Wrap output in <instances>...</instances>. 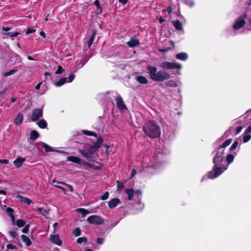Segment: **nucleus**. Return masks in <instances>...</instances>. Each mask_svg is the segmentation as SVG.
<instances>
[{
    "label": "nucleus",
    "mask_w": 251,
    "mask_h": 251,
    "mask_svg": "<svg viewBox=\"0 0 251 251\" xmlns=\"http://www.w3.org/2000/svg\"><path fill=\"white\" fill-rule=\"evenodd\" d=\"M231 142V139L226 140L213 152V163L214 166L212 171L208 173L207 177L209 178L213 179L219 176L227 169L229 165L233 161L235 156L237 155L236 152H234V154H227L226 161L224 160L225 149L229 146Z\"/></svg>",
    "instance_id": "1"
},
{
    "label": "nucleus",
    "mask_w": 251,
    "mask_h": 251,
    "mask_svg": "<svg viewBox=\"0 0 251 251\" xmlns=\"http://www.w3.org/2000/svg\"><path fill=\"white\" fill-rule=\"evenodd\" d=\"M103 139L101 137L97 138V141L92 145H85L84 149H80L78 152L88 160L93 158V155L99 149L103 143Z\"/></svg>",
    "instance_id": "2"
},
{
    "label": "nucleus",
    "mask_w": 251,
    "mask_h": 251,
    "mask_svg": "<svg viewBox=\"0 0 251 251\" xmlns=\"http://www.w3.org/2000/svg\"><path fill=\"white\" fill-rule=\"evenodd\" d=\"M147 70L148 71L151 79L153 81H163L169 79L171 77L170 75L167 71L164 69L157 71V68L154 66L149 65L147 67Z\"/></svg>",
    "instance_id": "3"
},
{
    "label": "nucleus",
    "mask_w": 251,
    "mask_h": 251,
    "mask_svg": "<svg viewBox=\"0 0 251 251\" xmlns=\"http://www.w3.org/2000/svg\"><path fill=\"white\" fill-rule=\"evenodd\" d=\"M145 133L151 138H157L161 134V128L153 121H148L143 126Z\"/></svg>",
    "instance_id": "4"
},
{
    "label": "nucleus",
    "mask_w": 251,
    "mask_h": 251,
    "mask_svg": "<svg viewBox=\"0 0 251 251\" xmlns=\"http://www.w3.org/2000/svg\"><path fill=\"white\" fill-rule=\"evenodd\" d=\"M247 18L246 14L243 13L235 20L232 25L234 30H238L242 28L246 24V19Z\"/></svg>",
    "instance_id": "5"
},
{
    "label": "nucleus",
    "mask_w": 251,
    "mask_h": 251,
    "mask_svg": "<svg viewBox=\"0 0 251 251\" xmlns=\"http://www.w3.org/2000/svg\"><path fill=\"white\" fill-rule=\"evenodd\" d=\"M160 67L164 69L171 70L175 69H181V65L175 62L164 61L160 63Z\"/></svg>",
    "instance_id": "6"
},
{
    "label": "nucleus",
    "mask_w": 251,
    "mask_h": 251,
    "mask_svg": "<svg viewBox=\"0 0 251 251\" xmlns=\"http://www.w3.org/2000/svg\"><path fill=\"white\" fill-rule=\"evenodd\" d=\"M87 222L92 224L100 225L103 223V220L98 215H92L87 218Z\"/></svg>",
    "instance_id": "7"
},
{
    "label": "nucleus",
    "mask_w": 251,
    "mask_h": 251,
    "mask_svg": "<svg viewBox=\"0 0 251 251\" xmlns=\"http://www.w3.org/2000/svg\"><path fill=\"white\" fill-rule=\"evenodd\" d=\"M43 116V110L40 108L33 109L31 117V120L33 122L37 121Z\"/></svg>",
    "instance_id": "8"
},
{
    "label": "nucleus",
    "mask_w": 251,
    "mask_h": 251,
    "mask_svg": "<svg viewBox=\"0 0 251 251\" xmlns=\"http://www.w3.org/2000/svg\"><path fill=\"white\" fill-rule=\"evenodd\" d=\"M50 240L51 243L58 246H61L62 244V240L57 234H51L50 237Z\"/></svg>",
    "instance_id": "9"
},
{
    "label": "nucleus",
    "mask_w": 251,
    "mask_h": 251,
    "mask_svg": "<svg viewBox=\"0 0 251 251\" xmlns=\"http://www.w3.org/2000/svg\"><path fill=\"white\" fill-rule=\"evenodd\" d=\"M142 172L147 174H153L155 173V169L159 168L157 165L144 166Z\"/></svg>",
    "instance_id": "10"
},
{
    "label": "nucleus",
    "mask_w": 251,
    "mask_h": 251,
    "mask_svg": "<svg viewBox=\"0 0 251 251\" xmlns=\"http://www.w3.org/2000/svg\"><path fill=\"white\" fill-rule=\"evenodd\" d=\"M116 104L118 108L121 110L126 109V107L124 103V101L122 97L118 96L116 98Z\"/></svg>",
    "instance_id": "11"
},
{
    "label": "nucleus",
    "mask_w": 251,
    "mask_h": 251,
    "mask_svg": "<svg viewBox=\"0 0 251 251\" xmlns=\"http://www.w3.org/2000/svg\"><path fill=\"white\" fill-rule=\"evenodd\" d=\"M251 132V126H250L248 127L244 135L242 136V139L244 143H246L250 140L251 136L250 135V133Z\"/></svg>",
    "instance_id": "12"
},
{
    "label": "nucleus",
    "mask_w": 251,
    "mask_h": 251,
    "mask_svg": "<svg viewBox=\"0 0 251 251\" xmlns=\"http://www.w3.org/2000/svg\"><path fill=\"white\" fill-rule=\"evenodd\" d=\"M120 203V200L118 198H114L108 202V206L109 208L112 209L115 208L117 205Z\"/></svg>",
    "instance_id": "13"
},
{
    "label": "nucleus",
    "mask_w": 251,
    "mask_h": 251,
    "mask_svg": "<svg viewBox=\"0 0 251 251\" xmlns=\"http://www.w3.org/2000/svg\"><path fill=\"white\" fill-rule=\"evenodd\" d=\"M140 44V42L136 38H132L129 41L127 42V45L130 48H134Z\"/></svg>",
    "instance_id": "14"
},
{
    "label": "nucleus",
    "mask_w": 251,
    "mask_h": 251,
    "mask_svg": "<svg viewBox=\"0 0 251 251\" xmlns=\"http://www.w3.org/2000/svg\"><path fill=\"white\" fill-rule=\"evenodd\" d=\"M25 161V158L19 156L14 161L13 164L17 168H19L22 166Z\"/></svg>",
    "instance_id": "15"
},
{
    "label": "nucleus",
    "mask_w": 251,
    "mask_h": 251,
    "mask_svg": "<svg viewBox=\"0 0 251 251\" xmlns=\"http://www.w3.org/2000/svg\"><path fill=\"white\" fill-rule=\"evenodd\" d=\"M125 192L127 195L128 200L129 201L132 200L134 195V191L133 188L125 189Z\"/></svg>",
    "instance_id": "16"
},
{
    "label": "nucleus",
    "mask_w": 251,
    "mask_h": 251,
    "mask_svg": "<svg viewBox=\"0 0 251 251\" xmlns=\"http://www.w3.org/2000/svg\"><path fill=\"white\" fill-rule=\"evenodd\" d=\"M67 160L77 164H80L81 163V160L79 158L74 156H68Z\"/></svg>",
    "instance_id": "17"
},
{
    "label": "nucleus",
    "mask_w": 251,
    "mask_h": 251,
    "mask_svg": "<svg viewBox=\"0 0 251 251\" xmlns=\"http://www.w3.org/2000/svg\"><path fill=\"white\" fill-rule=\"evenodd\" d=\"M39 144L40 145L43 146L45 148V151L47 152H51V151L60 152V151H58L57 150L52 149L51 147L49 146V145H48L47 144H46L45 143L41 142V143H39Z\"/></svg>",
    "instance_id": "18"
},
{
    "label": "nucleus",
    "mask_w": 251,
    "mask_h": 251,
    "mask_svg": "<svg viewBox=\"0 0 251 251\" xmlns=\"http://www.w3.org/2000/svg\"><path fill=\"white\" fill-rule=\"evenodd\" d=\"M176 58L181 61H185L188 58V55L185 52L178 53L176 54Z\"/></svg>",
    "instance_id": "19"
},
{
    "label": "nucleus",
    "mask_w": 251,
    "mask_h": 251,
    "mask_svg": "<svg viewBox=\"0 0 251 251\" xmlns=\"http://www.w3.org/2000/svg\"><path fill=\"white\" fill-rule=\"evenodd\" d=\"M23 121V115L22 113H19L14 120V124L19 126L20 125Z\"/></svg>",
    "instance_id": "20"
},
{
    "label": "nucleus",
    "mask_w": 251,
    "mask_h": 251,
    "mask_svg": "<svg viewBox=\"0 0 251 251\" xmlns=\"http://www.w3.org/2000/svg\"><path fill=\"white\" fill-rule=\"evenodd\" d=\"M22 241L27 246H30L32 244V242L28 237L25 235H22L21 236Z\"/></svg>",
    "instance_id": "21"
},
{
    "label": "nucleus",
    "mask_w": 251,
    "mask_h": 251,
    "mask_svg": "<svg viewBox=\"0 0 251 251\" xmlns=\"http://www.w3.org/2000/svg\"><path fill=\"white\" fill-rule=\"evenodd\" d=\"M136 80L142 84H146L148 82V80L147 78L142 75H138L136 78Z\"/></svg>",
    "instance_id": "22"
},
{
    "label": "nucleus",
    "mask_w": 251,
    "mask_h": 251,
    "mask_svg": "<svg viewBox=\"0 0 251 251\" xmlns=\"http://www.w3.org/2000/svg\"><path fill=\"white\" fill-rule=\"evenodd\" d=\"M173 25L174 27L178 30H182L183 26L182 24L178 20L173 21Z\"/></svg>",
    "instance_id": "23"
},
{
    "label": "nucleus",
    "mask_w": 251,
    "mask_h": 251,
    "mask_svg": "<svg viewBox=\"0 0 251 251\" xmlns=\"http://www.w3.org/2000/svg\"><path fill=\"white\" fill-rule=\"evenodd\" d=\"M16 197L20 198L21 201L22 202L26 203L28 205H29L32 202V201L30 200V199H28L27 198H25V197H24L23 196H20L19 195H18Z\"/></svg>",
    "instance_id": "24"
},
{
    "label": "nucleus",
    "mask_w": 251,
    "mask_h": 251,
    "mask_svg": "<svg viewBox=\"0 0 251 251\" xmlns=\"http://www.w3.org/2000/svg\"><path fill=\"white\" fill-rule=\"evenodd\" d=\"M96 34V32L95 30L93 31V33L91 36L90 38L87 42L88 48H89L92 45L94 41V38Z\"/></svg>",
    "instance_id": "25"
},
{
    "label": "nucleus",
    "mask_w": 251,
    "mask_h": 251,
    "mask_svg": "<svg viewBox=\"0 0 251 251\" xmlns=\"http://www.w3.org/2000/svg\"><path fill=\"white\" fill-rule=\"evenodd\" d=\"M54 183H61L62 184V183H64L63 182H60V181H56V180L55 179H53L51 181V184L55 187H58V188L61 189L63 191L64 193L65 194H66L67 193V191L66 190V189L63 188V187L61 186H59V185H57L56 184H54Z\"/></svg>",
    "instance_id": "26"
},
{
    "label": "nucleus",
    "mask_w": 251,
    "mask_h": 251,
    "mask_svg": "<svg viewBox=\"0 0 251 251\" xmlns=\"http://www.w3.org/2000/svg\"><path fill=\"white\" fill-rule=\"evenodd\" d=\"M67 78H61L58 81H57L54 84L56 87H60L66 82H67Z\"/></svg>",
    "instance_id": "27"
},
{
    "label": "nucleus",
    "mask_w": 251,
    "mask_h": 251,
    "mask_svg": "<svg viewBox=\"0 0 251 251\" xmlns=\"http://www.w3.org/2000/svg\"><path fill=\"white\" fill-rule=\"evenodd\" d=\"M37 124L41 128H45L47 126V123L44 119L40 120L37 122Z\"/></svg>",
    "instance_id": "28"
},
{
    "label": "nucleus",
    "mask_w": 251,
    "mask_h": 251,
    "mask_svg": "<svg viewBox=\"0 0 251 251\" xmlns=\"http://www.w3.org/2000/svg\"><path fill=\"white\" fill-rule=\"evenodd\" d=\"M166 85L171 87H176L177 86V82L173 80H169L166 82Z\"/></svg>",
    "instance_id": "29"
},
{
    "label": "nucleus",
    "mask_w": 251,
    "mask_h": 251,
    "mask_svg": "<svg viewBox=\"0 0 251 251\" xmlns=\"http://www.w3.org/2000/svg\"><path fill=\"white\" fill-rule=\"evenodd\" d=\"M39 136V134L36 130H32L30 135V139L31 140H34L37 139Z\"/></svg>",
    "instance_id": "30"
},
{
    "label": "nucleus",
    "mask_w": 251,
    "mask_h": 251,
    "mask_svg": "<svg viewBox=\"0 0 251 251\" xmlns=\"http://www.w3.org/2000/svg\"><path fill=\"white\" fill-rule=\"evenodd\" d=\"M239 144V143L238 141H235L233 142V143L232 144V145H231V146L230 148V151L231 152V154H234V151H234V150H235L236 149V148L238 147Z\"/></svg>",
    "instance_id": "31"
},
{
    "label": "nucleus",
    "mask_w": 251,
    "mask_h": 251,
    "mask_svg": "<svg viewBox=\"0 0 251 251\" xmlns=\"http://www.w3.org/2000/svg\"><path fill=\"white\" fill-rule=\"evenodd\" d=\"M94 4L97 6L98 12L97 14H100L102 11V8L100 5L99 0H95Z\"/></svg>",
    "instance_id": "32"
},
{
    "label": "nucleus",
    "mask_w": 251,
    "mask_h": 251,
    "mask_svg": "<svg viewBox=\"0 0 251 251\" xmlns=\"http://www.w3.org/2000/svg\"><path fill=\"white\" fill-rule=\"evenodd\" d=\"M76 211L77 212L80 213L83 217L89 213V211L88 210L83 208H78L76 210Z\"/></svg>",
    "instance_id": "33"
},
{
    "label": "nucleus",
    "mask_w": 251,
    "mask_h": 251,
    "mask_svg": "<svg viewBox=\"0 0 251 251\" xmlns=\"http://www.w3.org/2000/svg\"><path fill=\"white\" fill-rule=\"evenodd\" d=\"M81 132L86 135L93 136H95V137L97 136V134L95 133V132H93L91 131L87 130H82L81 131Z\"/></svg>",
    "instance_id": "34"
},
{
    "label": "nucleus",
    "mask_w": 251,
    "mask_h": 251,
    "mask_svg": "<svg viewBox=\"0 0 251 251\" xmlns=\"http://www.w3.org/2000/svg\"><path fill=\"white\" fill-rule=\"evenodd\" d=\"M25 224V222L24 220L22 219L17 220L16 222V225L19 227L24 226Z\"/></svg>",
    "instance_id": "35"
},
{
    "label": "nucleus",
    "mask_w": 251,
    "mask_h": 251,
    "mask_svg": "<svg viewBox=\"0 0 251 251\" xmlns=\"http://www.w3.org/2000/svg\"><path fill=\"white\" fill-rule=\"evenodd\" d=\"M109 93V92H107L105 93H101L98 96V99H102L104 100H106V98H107V95Z\"/></svg>",
    "instance_id": "36"
},
{
    "label": "nucleus",
    "mask_w": 251,
    "mask_h": 251,
    "mask_svg": "<svg viewBox=\"0 0 251 251\" xmlns=\"http://www.w3.org/2000/svg\"><path fill=\"white\" fill-rule=\"evenodd\" d=\"M4 35H8L11 37V39L13 40V37L17 36L18 35L20 34V33L18 32H8V33H4Z\"/></svg>",
    "instance_id": "37"
},
{
    "label": "nucleus",
    "mask_w": 251,
    "mask_h": 251,
    "mask_svg": "<svg viewBox=\"0 0 251 251\" xmlns=\"http://www.w3.org/2000/svg\"><path fill=\"white\" fill-rule=\"evenodd\" d=\"M183 2L190 7H193L194 5V2L193 0H183Z\"/></svg>",
    "instance_id": "38"
},
{
    "label": "nucleus",
    "mask_w": 251,
    "mask_h": 251,
    "mask_svg": "<svg viewBox=\"0 0 251 251\" xmlns=\"http://www.w3.org/2000/svg\"><path fill=\"white\" fill-rule=\"evenodd\" d=\"M77 243L81 244L82 243H86L87 242V238L85 237H79L77 239Z\"/></svg>",
    "instance_id": "39"
},
{
    "label": "nucleus",
    "mask_w": 251,
    "mask_h": 251,
    "mask_svg": "<svg viewBox=\"0 0 251 251\" xmlns=\"http://www.w3.org/2000/svg\"><path fill=\"white\" fill-rule=\"evenodd\" d=\"M80 234H81V231H80V229L78 227L75 228L73 230V234L75 237H77V236H79L80 235Z\"/></svg>",
    "instance_id": "40"
},
{
    "label": "nucleus",
    "mask_w": 251,
    "mask_h": 251,
    "mask_svg": "<svg viewBox=\"0 0 251 251\" xmlns=\"http://www.w3.org/2000/svg\"><path fill=\"white\" fill-rule=\"evenodd\" d=\"M17 71V70H12L9 72H6L3 74V75L4 76H7L10 75H12L14 74Z\"/></svg>",
    "instance_id": "41"
},
{
    "label": "nucleus",
    "mask_w": 251,
    "mask_h": 251,
    "mask_svg": "<svg viewBox=\"0 0 251 251\" xmlns=\"http://www.w3.org/2000/svg\"><path fill=\"white\" fill-rule=\"evenodd\" d=\"M38 211L41 213L42 215L46 216L48 214V212L43 207H39L38 208Z\"/></svg>",
    "instance_id": "42"
},
{
    "label": "nucleus",
    "mask_w": 251,
    "mask_h": 251,
    "mask_svg": "<svg viewBox=\"0 0 251 251\" xmlns=\"http://www.w3.org/2000/svg\"><path fill=\"white\" fill-rule=\"evenodd\" d=\"M124 187V185L123 183H119V182H118L117 184V191L119 192H121L122 190Z\"/></svg>",
    "instance_id": "43"
},
{
    "label": "nucleus",
    "mask_w": 251,
    "mask_h": 251,
    "mask_svg": "<svg viewBox=\"0 0 251 251\" xmlns=\"http://www.w3.org/2000/svg\"><path fill=\"white\" fill-rule=\"evenodd\" d=\"M75 75L74 74H71L67 79V82H72L75 78Z\"/></svg>",
    "instance_id": "44"
},
{
    "label": "nucleus",
    "mask_w": 251,
    "mask_h": 251,
    "mask_svg": "<svg viewBox=\"0 0 251 251\" xmlns=\"http://www.w3.org/2000/svg\"><path fill=\"white\" fill-rule=\"evenodd\" d=\"M30 225L29 224H27L22 229V232L24 233H27L29 231Z\"/></svg>",
    "instance_id": "45"
},
{
    "label": "nucleus",
    "mask_w": 251,
    "mask_h": 251,
    "mask_svg": "<svg viewBox=\"0 0 251 251\" xmlns=\"http://www.w3.org/2000/svg\"><path fill=\"white\" fill-rule=\"evenodd\" d=\"M109 197V193L108 192H106L104 193V194L101 196L100 199L102 200H107Z\"/></svg>",
    "instance_id": "46"
},
{
    "label": "nucleus",
    "mask_w": 251,
    "mask_h": 251,
    "mask_svg": "<svg viewBox=\"0 0 251 251\" xmlns=\"http://www.w3.org/2000/svg\"><path fill=\"white\" fill-rule=\"evenodd\" d=\"M6 212H7V214L9 216H13V212H14V210L13 209L11 208H7L6 209Z\"/></svg>",
    "instance_id": "47"
},
{
    "label": "nucleus",
    "mask_w": 251,
    "mask_h": 251,
    "mask_svg": "<svg viewBox=\"0 0 251 251\" xmlns=\"http://www.w3.org/2000/svg\"><path fill=\"white\" fill-rule=\"evenodd\" d=\"M164 131L166 132V134L168 136V137H170L172 136V135L174 134V130L172 129L170 131H169L167 130V129L165 127L164 128Z\"/></svg>",
    "instance_id": "48"
},
{
    "label": "nucleus",
    "mask_w": 251,
    "mask_h": 251,
    "mask_svg": "<svg viewBox=\"0 0 251 251\" xmlns=\"http://www.w3.org/2000/svg\"><path fill=\"white\" fill-rule=\"evenodd\" d=\"M8 233L9 235L13 238H15L17 236L16 232L14 231H9Z\"/></svg>",
    "instance_id": "49"
},
{
    "label": "nucleus",
    "mask_w": 251,
    "mask_h": 251,
    "mask_svg": "<svg viewBox=\"0 0 251 251\" xmlns=\"http://www.w3.org/2000/svg\"><path fill=\"white\" fill-rule=\"evenodd\" d=\"M172 11V8L170 6H168L166 9L163 10V13H164L165 12H168L169 14L171 13Z\"/></svg>",
    "instance_id": "50"
},
{
    "label": "nucleus",
    "mask_w": 251,
    "mask_h": 251,
    "mask_svg": "<svg viewBox=\"0 0 251 251\" xmlns=\"http://www.w3.org/2000/svg\"><path fill=\"white\" fill-rule=\"evenodd\" d=\"M7 248L8 249L14 250L16 248V247L12 244H8L7 245Z\"/></svg>",
    "instance_id": "51"
},
{
    "label": "nucleus",
    "mask_w": 251,
    "mask_h": 251,
    "mask_svg": "<svg viewBox=\"0 0 251 251\" xmlns=\"http://www.w3.org/2000/svg\"><path fill=\"white\" fill-rule=\"evenodd\" d=\"M104 242V239L102 238H99L96 240V242L99 244H102Z\"/></svg>",
    "instance_id": "52"
},
{
    "label": "nucleus",
    "mask_w": 251,
    "mask_h": 251,
    "mask_svg": "<svg viewBox=\"0 0 251 251\" xmlns=\"http://www.w3.org/2000/svg\"><path fill=\"white\" fill-rule=\"evenodd\" d=\"M35 31V29L28 28H27V29L26 31V34H29L30 33H34Z\"/></svg>",
    "instance_id": "53"
},
{
    "label": "nucleus",
    "mask_w": 251,
    "mask_h": 251,
    "mask_svg": "<svg viewBox=\"0 0 251 251\" xmlns=\"http://www.w3.org/2000/svg\"><path fill=\"white\" fill-rule=\"evenodd\" d=\"M62 72V67L60 66H59L57 70L55 72L56 74H60Z\"/></svg>",
    "instance_id": "54"
},
{
    "label": "nucleus",
    "mask_w": 251,
    "mask_h": 251,
    "mask_svg": "<svg viewBox=\"0 0 251 251\" xmlns=\"http://www.w3.org/2000/svg\"><path fill=\"white\" fill-rule=\"evenodd\" d=\"M43 81H41L40 83H39L38 84H37L36 85V86H35V89L36 90H39L40 89V88L41 87V85H43ZM42 87L43 88V85L42 86Z\"/></svg>",
    "instance_id": "55"
},
{
    "label": "nucleus",
    "mask_w": 251,
    "mask_h": 251,
    "mask_svg": "<svg viewBox=\"0 0 251 251\" xmlns=\"http://www.w3.org/2000/svg\"><path fill=\"white\" fill-rule=\"evenodd\" d=\"M9 161L7 159H0V164H8Z\"/></svg>",
    "instance_id": "56"
},
{
    "label": "nucleus",
    "mask_w": 251,
    "mask_h": 251,
    "mask_svg": "<svg viewBox=\"0 0 251 251\" xmlns=\"http://www.w3.org/2000/svg\"><path fill=\"white\" fill-rule=\"evenodd\" d=\"M170 50V48H166V49H159L158 50H159V51H160L161 52H166L167 51H168Z\"/></svg>",
    "instance_id": "57"
},
{
    "label": "nucleus",
    "mask_w": 251,
    "mask_h": 251,
    "mask_svg": "<svg viewBox=\"0 0 251 251\" xmlns=\"http://www.w3.org/2000/svg\"><path fill=\"white\" fill-rule=\"evenodd\" d=\"M62 184L67 186L69 188L70 191L71 192H73V186L72 185H71L70 184H67L66 183H62Z\"/></svg>",
    "instance_id": "58"
},
{
    "label": "nucleus",
    "mask_w": 251,
    "mask_h": 251,
    "mask_svg": "<svg viewBox=\"0 0 251 251\" xmlns=\"http://www.w3.org/2000/svg\"><path fill=\"white\" fill-rule=\"evenodd\" d=\"M242 129H243V127L241 126L238 127V128L236 129V134L239 133L241 131Z\"/></svg>",
    "instance_id": "59"
},
{
    "label": "nucleus",
    "mask_w": 251,
    "mask_h": 251,
    "mask_svg": "<svg viewBox=\"0 0 251 251\" xmlns=\"http://www.w3.org/2000/svg\"><path fill=\"white\" fill-rule=\"evenodd\" d=\"M134 194L138 195L141 197L142 195V192L140 190H137L136 191L134 192Z\"/></svg>",
    "instance_id": "60"
},
{
    "label": "nucleus",
    "mask_w": 251,
    "mask_h": 251,
    "mask_svg": "<svg viewBox=\"0 0 251 251\" xmlns=\"http://www.w3.org/2000/svg\"><path fill=\"white\" fill-rule=\"evenodd\" d=\"M17 100V98L16 97H12L10 100V102L12 103H14Z\"/></svg>",
    "instance_id": "61"
},
{
    "label": "nucleus",
    "mask_w": 251,
    "mask_h": 251,
    "mask_svg": "<svg viewBox=\"0 0 251 251\" xmlns=\"http://www.w3.org/2000/svg\"><path fill=\"white\" fill-rule=\"evenodd\" d=\"M88 167H89L90 168H93L95 169H98V167L94 166L93 165H92L91 163H88V165H87Z\"/></svg>",
    "instance_id": "62"
},
{
    "label": "nucleus",
    "mask_w": 251,
    "mask_h": 251,
    "mask_svg": "<svg viewBox=\"0 0 251 251\" xmlns=\"http://www.w3.org/2000/svg\"><path fill=\"white\" fill-rule=\"evenodd\" d=\"M58 225V223L57 222H55L53 224V233H56V229H55V227L57 226Z\"/></svg>",
    "instance_id": "63"
},
{
    "label": "nucleus",
    "mask_w": 251,
    "mask_h": 251,
    "mask_svg": "<svg viewBox=\"0 0 251 251\" xmlns=\"http://www.w3.org/2000/svg\"><path fill=\"white\" fill-rule=\"evenodd\" d=\"M7 90V88H4L3 90H2L0 92V95H3V94H4Z\"/></svg>",
    "instance_id": "64"
}]
</instances>
